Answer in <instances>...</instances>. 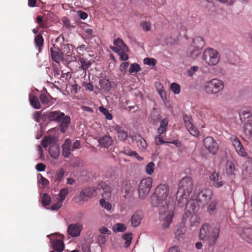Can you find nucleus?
<instances>
[{
  "instance_id": "obj_11",
  "label": "nucleus",
  "mask_w": 252,
  "mask_h": 252,
  "mask_svg": "<svg viewBox=\"0 0 252 252\" xmlns=\"http://www.w3.org/2000/svg\"><path fill=\"white\" fill-rule=\"evenodd\" d=\"M230 139L233 146L234 147L236 152L239 156L243 157H245L247 156V153L245 151V149L243 145L236 136L232 135L230 137Z\"/></svg>"
},
{
  "instance_id": "obj_43",
  "label": "nucleus",
  "mask_w": 252,
  "mask_h": 252,
  "mask_svg": "<svg viewBox=\"0 0 252 252\" xmlns=\"http://www.w3.org/2000/svg\"><path fill=\"white\" fill-rule=\"evenodd\" d=\"M141 69V67L139 64L134 63L130 65L128 71L130 73H133L138 72L140 71Z\"/></svg>"
},
{
  "instance_id": "obj_9",
  "label": "nucleus",
  "mask_w": 252,
  "mask_h": 252,
  "mask_svg": "<svg viewBox=\"0 0 252 252\" xmlns=\"http://www.w3.org/2000/svg\"><path fill=\"white\" fill-rule=\"evenodd\" d=\"M203 59L208 65H215L220 60L219 53L213 49H207L203 52Z\"/></svg>"
},
{
  "instance_id": "obj_39",
  "label": "nucleus",
  "mask_w": 252,
  "mask_h": 252,
  "mask_svg": "<svg viewBox=\"0 0 252 252\" xmlns=\"http://www.w3.org/2000/svg\"><path fill=\"white\" fill-rule=\"evenodd\" d=\"M196 208V205L194 201V199H191L188 201L187 202L185 210L189 211V212H191V213H193L194 210Z\"/></svg>"
},
{
  "instance_id": "obj_16",
  "label": "nucleus",
  "mask_w": 252,
  "mask_h": 252,
  "mask_svg": "<svg viewBox=\"0 0 252 252\" xmlns=\"http://www.w3.org/2000/svg\"><path fill=\"white\" fill-rule=\"evenodd\" d=\"M97 190L104 198H110L111 194L110 187L105 182H102L97 187Z\"/></svg>"
},
{
  "instance_id": "obj_38",
  "label": "nucleus",
  "mask_w": 252,
  "mask_h": 252,
  "mask_svg": "<svg viewBox=\"0 0 252 252\" xmlns=\"http://www.w3.org/2000/svg\"><path fill=\"white\" fill-rule=\"evenodd\" d=\"M140 26L144 32L150 31L152 28L151 22L146 20H142L140 23Z\"/></svg>"
},
{
  "instance_id": "obj_32",
  "label": "nucleus",
  "mask_w": 252,
  "mask_h": 252,
  "mask_svg": "<svg viewBox=\"0 0 252 252\" xmlns=\"http://www.w3.org/2000/svg\"><path fill=\"white\" fill-rule=\"evenodd\" d=\"M30 104L35 109H38L41 108V104L38 98L33 95L30 94L29 96Z\"/></svg>"
},
{
  "instance_id": "obj_36",
  "label": "nucleus",
  "mask_w": 252,
  "mask_h": 252,
  "mask_svg": "<svg viewBox=\"0 0 252 252\" xmlns=\"http://www.w3.org/2000/svg\"><path fill=\"white\" fill-rule=\"evenodd\" d=\"M217 204L218 201L217 200H213L209 204L207 208V212L210 215L213 214L215 212Z\"/></svg>"
},
{
  "instance_id": "obj_45",
  "label": "nucleus",
  "mask_w": 252,
  "mask_h": 252,
  "mask_svg": "<svg viewBox=\"0 0 252 252\" xmlns=\"http://www.w3.org/2000/svg\"><path fill=\"white\" fill-rule=\"evenodd\" d=\"M41 202L44 206L49 205L51 202L50 196L47 193H44L42 197Z\"/></svg>"
},
{
  "instance_id": "obj_42",
  "label": "nucleus",
  "mask_w": 252,
  "mask_h": 252,
  "mask_svg": "<svg viewBox=\"0 0 252 252\" xmlns=\"http://www.w3.org/2000/svg\"><path fill=\"white\" fill-rule=\"evenodd\" d=\"M155 168V163L152 161L150 162L147 164V165H146V166L145 167L146 172L148 175H151L154 173Z\"/></svg>"
},
{
  "instance_id": "obj_26",
  "label": "nucleus",
  "mask_w": 252,
  "mask_h": 252,
  "mask_svg": "<svg viewBox=\"0 0 252 252\" xmlns=\"http://www.w3.org/2000/svg\"><path fill=\"white\" fill-rule=\"evenodd\" d=\"M169 121L167 118H164L160 121V125L157 129V132L159 134H162L167 130Z\"/></svg>"
},
{
  "instance_id": "obj_1",
  "label": "nucleus",
  "mask_w": 252,
  "mask_h": 252,
  "mask_svg": "<svg viewBox=\"0 0 252 252\" xmlns=\"http://www.w3.org/2000/svg\"><path fill=\"white\" fill-rule=\"evenodd\" d=\"M169 190L170 187L167 184H159L155 190L156 198L151 201L152 206L158 208L159 219L163 228L169 227L174 217V205Z\"/></svg>"
},
{
  "instance_id": "obj_56",
  "label": "nucleus",
  "mask_w": 252,
  "mask_h": 252,
  "mask_svg": "<svg viewBox=\"0 0 252 252\" xmlns=\"http://www.w3.org/2000/svg\"><path fill=\"white\" fill-rule=\"evenodd\" d=\"M192 213L191 212H189V211L186 210L185 213L183 216L182 218V222L183 223L185 222L187 219L192 215Z\"/></svg>"
},
{
  "instance_id": "obj_63",
  "label": "nucleus",
  "mask_w": 252,
  "mask_h": 252,
  "mask_svg": "<svg viewBox=\"0 0 252 252\" xmlns=\"http://www.w3.org/2000/svg\"><path fill=\"white\" fill-rule=\"evenodd\" d=\"M77 14L80 17V18L83 20H85L87 19L88 17V14L86 12H84L82 10L77 11Z\"/></svg>"
},
{
  "instance_id": "obj_21",
  "label": "nucleus",
  "mask_w": 252,
  "mask_h": 252,
  "mask_svg": "<svg viewBox=\"0 0 252 252\" xmlns=\"http://www.w3.org/2000/svg\"><path fill=\"white\" fill-rule=\"evenodd\" d=\"M51 243L53 249L57 252H62L64 249L63 242L60 239H51Z\"/></svg>"
},
{
  "instance_id": "obj_19",
  "label": "nucleus",
  "mask_w": 252,
  "mask_h": 252,
  "mask_svg": "<svg viewBox=\"0 0 252 252\" xmlns=\"http://www.w3.org/2000/svg\"><path fill=\"white\" fill-rule=\"evenodd\" d=\"M112 129L115 130L117 134L118 138L121 141H126L128 137L127 132L122 129V127L118 125H115L112 126Z\"/></svg>"
},
{
  "instance_id": "obj_8",
  "label": "nucleus",
  "mask_w": 252,
  "mask_h": 252,
  "mask_svg": "<svg viewBox=\"0 0 252 252\" xmlns=\"http://www.w3.org/2000/svg\"><path fill=\"white\" fill-rule=\"evenodd\" d=\"M153 179L151 177L143 179L138 186V192L140 199H145L148 195L152 186Z\"/></svg>"
},
{
  "instance_id": "obj_62",
  "label": "nucleus",
  "mask_w": 252,
  "mask_h": 252,
  "mask_svg": "<svg viewBox=\"0 0 252 252\" xmlns=\"http://www.w3.org/2000/svg\"><path fill=\"white\" fill-rule=\"evenodd\" d=\"M198 69V67L197 66H193L190 67V68L188 70V73L189 76H192L193 73L196 72Z\"/></svg>"
},
{
  "instance_id": "obj_61",
  "label": "nucleus",
  "mask_w": 252,
  "mask_h": 252,
  "mask_svg": "<svg viewBox=\"0 0 252 252\" xmlns=\"http://www.w3.org/2000/svg\"><path fill=\"white\" fill-rule=\"evenodd\" d=\"M35 168L38 171L42 172L45 170L46 166L42 163H38L36 164Z\"/></svg>"
},
{
  "instance_id": "obj_58",
  "label": "nucleus",
  "mask_w": 252,
  "mask_h": 252,
  "mask_svg": "<svg viewBox=\"0 0 252 252\" xmlns=\"http://www.w3.org/2000/svg\"><path fill=\"white\" fill-rule=\"evenodd\" d=\"M107 237L103 235H99L97 237V241L99 244H104L106 241Z\"/></svg>"
},
{
  "instance_id": "obj_5",
  "label": "nucleus",
  "mask_w": 252,
  "mask_h": 252,
  "mask_svg": "<svg viewBox=\"0 0 252 252\" xmlns=\"http://www.w3.org/2000/svg\"><path fill=\"white\" fill-rule=\"evenodd\" d=\"M223 89V81L218 78L212 79L206 82L204 84V90L209 95L216 94L222 92Z\"/></svg>"
},
{
  "instance_id": "obj_59",
  "label": "nucleus",
  "mask_w": 252,
  "mask_h": 252,
  "mask_svg": "<svg viewBox=\"0 0 252 252\" xmlns=\"http://www.w3.org/2000/svg\"><path fill=\"white\" fill-rule=\"evenodd\" d=\"M41 113L42 111H35L33 113V119L37 123H39L40 121Z\"/></svg>"
},
{
  "instance_id": "obj_12",
  "label": "nucleus",
  "mask_w": 252,
  "mask_h": 252,
  "mask_svg": "<svg viewBox=\"0 0 252 252\" xmlns=\"http://www.w3.org/2000/svg\"><path fill=\"white\" fill-rule=\"evenodd\" d=\"M83 229V225L79 222L71 223L67 227L68 234L73 237H77L80 235Z\"/></svg>"
},
{
  "instance_id": "obj_30",
  "label": "nucleus",
  "mask_w": 252,
  "mask_h": 252,
  "mask_svg": "<svg viewBox=\"0 0 252 252\" xmlns=\"http://www.w3.org/2000/svg\"><path fill=\"white\" fill-rule=\"evenodd\" d=\"M44 41V40L41 34L39 33L35 37L34 43L39 53H41L42 50Z\"/></svg>"
},
{
  "instance_id": "obj_46",
  "label": "nucleus",
  "mask_w": 252,
  "mask_h": 252,
  "mask_svg": "<svg viewBox=\"0 0 252 252\" xmlns=\"http://www.w3.org/2000/svg\"><path fill=\"white\" fill-rule=\"evenodd\" d=\"M199 223V218L196 215H192L190 218L191 226H196Z\"/></svg>"
},
{
  "instance_id": "obj_18",
  "label": "nucleus",
  "mask_w": 252,
  "mask_h": 252,
  "mask_svg": "<svg viewBox=\"0 0 252 252\" xmlns=\"http://www.w3.org/2000/svg\"><path fill=\"white\" fill-rule=\"evenodd\" d=\"M130 137L133 142H136L137 145L140 149L144 150L146 148L147 146V142L140 135H130Z\"/></svg>"
},
{
  "instance_id": "obj_47",
  "label": "nucleus",
  "mask_w": 252,
  "mask_h": 252,
  "mask_svg": "<svg viewBox=\"0 0 252 252\" xmlns=\"http://www.w3.org/2000/svg\"><path fill=\"white\" fill-rule=\"evenodd\" d=\"M244 132L247 136L250 137H252V126L251 124L245 125Z\"/></svg>"
},
{
  "instance_id": "obj_51",
  "label": "nucleus",
  "mask_w": 252,
  "mask_h": 252,
  "mask_svg": "<svg viewBox=\"0 0 252 252\" xmlns=\"http://www.w3.org/2000/svg\"><path fill=\"white\" fill-rule=\"evenodd\" d=\"M144 63L145 64L154 66L156 64V60L153 58L149 59L146 58L144 60Z\"/></svg>"
},
{
  "instance_id": "obj_64",
  "label": "nucleus",
  "mask_w": 252,
  "mask_h": 252,
  "mask_svg": "<svg viewBox=\"0 0 252 252\" xmlns=\"http://www.w3.org/2000/svg\"><path fill=\"white\" fill-rule=\"evenodd\" d=\"M62 21L67 29H69L71 27L70 21L67 17H63Z\"/></svg>"
},
{
  "instance_id": "obj_7",
  "label": "nucleus",
  "mask_w": 252,
  "mask_h": 252,
  "mask_svg": "<svg viewBox=\"0 0 252 252\" xmlns=\"http://www.w3.org/2000/svg\"><path fill=\"white\" fill-rule=\"evenodd\" d=\"M204 39L200 36H196L192 40L189 52V56L193 59L196 58L201 53V51L204 46Z\"/></svg>"
},
{
  "instance_id": "obj_50",
  "label": "nucleus",
  "mask_w": 252,
  "mask_h": 252,
  "mask_svg": "<svg viewBox=\"0 0 252 252\" xmlns=\"http://www.w3.org/2000/svg\"><path fill=\"white\" fill-rule=\"evenodd\" d=\"M170 88L175 94H179L180 93L181 88L180 85L176 83H171Z\"/></svg>"
},
{
  "instance_id": "obj_31",
  "label": "nucleus",
  "mask_w": 252,
  "mask_h": 252,
  "mask_svg": "<svg viewBox=\"0 0 252 252\" xmlns=\"http://www.w3.org/2000/svg\"><path fill=\"white\" fill-rule=\"evenodd\" d=\"M114 44L116 46L115 47H118L120 51H128V48L124 42L120 38L114 40Z\"/></svg>"
},
{
  "instance_id": "obj_49",
  "label": "nucleus",
  "mask_w": 252,
  "mask_h": 252,
  "mask_svg": "<svg viewBox=\"0 0 252 252\" xmlns=\"http://www.w3.org/2000/svg\"><path fill=\"white\" fill-rule=\"evenodd\" d=\"M123 238L126 240L125 246L126 248H127L131 243L132 239L131 234H125L123 235Z\"/></svg>"
},
{
  "instance_id": "obj_20",
  "label": "nucleus",
  "mask_w": 252,
  "mask_h": 252,
  "mask_svg": "<svg viewBox=\"0 0 252 252\" xmlns=\"http://www.w3.org/2000/svg\"><path fill=\"white\" fill-rule=\"evenodd\" d=\"M143 218V214L141 211L135 212L131 218V225L133 227L138 226Z\"/></svg>"
},
{
  "instance_id": "obj_53",
  "label": "nucleus",
  "mask_w": 252,
  "mask_h": 252,
  "mask_svg": "<svg viewBox=\"0 0 252 252\" xmlns=\"http://www.w3.org/2000/svg\"><path fill=\"white\" fill-rule=\"evenodd\" d=\"M39 98H40V100L42 104H48V103H49V100L48 97H47V96L45 94H41L40 95Z\"/></svg>"
},
{
  "instance_id": "obj_13",
  "label": "nucleus",
  "mask_w": 252,
  "mask_h": 252,
  "mask_svg": "<svg viewBox=\"0 0 252 252\" xmlns=\"http://www.w3.org/2000/svg\"><path fill=\"white\" fill-rule=\"evenodd\" d=\"M185 126L190 134L194 136H197L199 131L192 123L191 118L185 115L183 117Z\"/></svg>"
},
{
  "instance_id": "obj_54",
  "label": "nucleus",
  "mask_w": 252,
  "mask_h": 252,
  "mask_svg": "<svg viewBox=\"0 0 252 252\" xmlns=\"http://www.w3.org/2000/svg\"><path fill=\"white\" fill-rule=\"evenodd\" d=\"M62 206V202L60 201L59 200H58V202L56 203L51 205V209L52 210L57 211L58 209H59Z\"/></svg>"
},
{
  "instance_id": "obj_22",
  "label": "nucleus",
  "mask_w": 252,
  "mask_h": 252,
  "mask_svg": "<svg viewBox=\"0 0 252 252\" xmlns=\"http://www.w3.org/2000/svg\"><path fill=\"white\" fill-rule=\"evenodd\" d=\"M99 144L101 147L104 148H108L113 143L112 138L108 135H105L99 138L98 140Z\"/></svg>"
},
{
  "instance_id": "obj_14",
  "label": "nucleus",
  "mask_w": 252,
  "mask_h": 252,
  "mask_svg": "<svg viewBox=\"0 0 252 252\" xmlns=\"http://www.w3.org/2000/svg\"><path fill=\"white\" fill-rule=\"evenodd\" d=\"M50 51L52 59L59 64L60 62L63 60V56L61 50L55 44H53Z\"/></svg>"
},
{
  "instance_id": "obj_17",
  "label": "nucleus",
  "mask_w": 252,
  "mask_h": 252,
  "mask_svg": "<svg viewBox=\"0 0 252 252\" xmlns=\"http://www.w3.org/2000/svg\"><path fill=\"white\" fill-rule=\"evenodd\" d=\"M211 181L213 182V185L215 188H219L222 187L225 183V182L222 180L221 178L220 177L219 173L214 172L210 176Z\"/></svg>"
},
{
  "instance_id": "obj_4",
  "label": "nucleus",
  "mask_w": 252,
  "mask_h": 252,
  "mask_svg": "<svg viewBox=\"0 0 252 252\" xmlns=\"http://www.w3.org/2000/svg\"><path fill=\"white\" fill-rule=\"evenodd\" d=\"M49 121L60 124V129L62 133H65L71 122L70 118L65 116L60 111L47 112L44 114Z\"/></svg>"
},
{
  "instance_id": "obj_60",
  "label": "nucleus",
  "mask_w": 252,
  "mask_h": 252,
  "mask_svg": "<svg viewBox=\"0 0 252 252\" xmlns=\"http://www.w3.org/2000/svg\"><path fill=\"white\" fill-rule=\"evenodd\" d=\"M129 65V63L128 62H124L123 63L120 67V70L122 72H124L125 73L126 72V69Z\"/></svg>"
},
{
  "instance_id": "obj_3",
  "label": "nucleus",
  "mask_w": 252,
  "mask_h": 252,
  "mask_svg": "<svg viewBox=\"0 0 252 252\" xmlns=\"http://www.w3.org/2000/svg\"><path fill=\"white\" fill-rule=\"evenodd\" d=\"M193 187L192 179L189 176L183 177L179 183V189L176 193L178 203H186L187 197L191 192Z\"/></svg>"
},
{
  "instance_id": "obj_41",
  "label": "nucleus",
  "mask_w": 252,
  "mask_h": 252,
  "mask_svg": "<svg viewBox=\"0 0 252 252\" xmlns=\"http://www.w3.org/2000/svg\"><path fill=\"white\" fill-rule=\"evenodd\" d=\"M68 192L69 190L67 188H62L59 192L58 200L63 202L65 199L66 196L68 194Z\"/></svg>"
},
{
  "instance_id": "obj_10",
  "label": "nucleus",
  "mask_w": 252,
  "mask_h": 252,
  "mask_svg": "<svg viewBox=\"0 0 252 252\" xmlns=\"http://www.w3.org/2000/svg\"><path fill=\"white\" fill-rule=\"evenodd\" d=\"M205 148L211 154L215 155L219 150V145L216 141L211 136H207L203 140Z\"/></svg>"
},
{
  "instance_id": "obj_52",
  "label": "nucleus",
  "mask_w": 252,
  "mask_h": 252,
  "mask_svg": "<svg viewBox=\"0 0 252 252\" xmlns=\"http://www.w3.org/2000/svg\"><path fill=\"white\" fill-rule=\"evenodd\" d=\"M82 68L83 70L88 69L91 65V63L89 61H85L84 60L81 61Z\"/></svg>"
},
{
  "instance_id": "obj_24",
  "label": "nucleus",
  "mask_w": 252,
  "mask_h": 252,
  "mask_svg": "<svg viewBox=\"0 0 252 252\" xmlns=\"http://www.w3.org/2000/svg\"><path fill=\"white\" fill-rule=\"evenodd\" d=\"M49 153L53 158H58L60 155L59 146L56 143H53L49 147Z\"/></svg>"
},
{
  "instance_id": "obj_29",
  "label": "nucleus",
  "mask_w": 252,
  "mask_h": 252,
  "mask_svg": "<svg viewBox=\"0 0 252 252\" xmlns=\"http://www.w3.org/2000/svg\"><path fill=\"white\" fill-rule=\"evenodd\" d=\"M110 48L113 52L118 54L121 61H125L128 59V56L126 54L128 51H120V49L118 47H115V46H111Z\"/></svg>"
},
{
  "instance_id": "obj_44",
  "label": "nucleus",
  "mask_w": 252,
  "mask_h": 252,
  "mask_svg": "<svg viewBox=\"0 0 252 252\" xmlns=\"http://www.w3.org/2000/svg\"><path fill=\"white\" fill-rule=\"evenodd\" d=\"M99 110L105 116V118L109 120H111L113 118V116L111 113L108 112V110L104 108L103 106H100Z\"/></svg>"
},
{
  "instance_id": "obj_34",
  "label": "nucleus",
  "mask_w": 252,
  "mask_h": 252,
  "mask_svg": "<svg viewBox=\"0 0 252 252\" xmlns=\"http://www.w3.org/2000/svg\"><path fill=\"white\" fill-rule=\"evenodd\" d=\"M56 143V139L51 137H45L41 142L42 146L44 148H46L48 146L52 145L53 143Z\"/></svg>"
},
{
  "instance_id": "obj_35",
  "label": "nucleus",
  "mask_w": 252,
  "mask_h": 252,
  "mask_svg": "<svg viewBox=\"0 0 252 252\" xmlns=\"http://www.w3.org/2000/svg\"><path fill=\"white\" fill-rule=\"evenodd\" d=\"M241 120H252V112L251 111L243 110L239 114Z\"/></svg>"
},
{
  "instance_id": "obj_27",
  "label": "nucleus",
  "mask_w": 252,
  "mask_h": 252,
  "mask_svg": "<svg viewBox=\"0 0 252 252\" xmlns=\"http://www.w3.org/2000/svg\"><path fill=\"white\" fill-rule=\"evenodd\" d=\"M61 51L63 56L67 57H70L72 54V47L70 44H63L61 47Z\"/></svg>"
},
{
  "instance_id": "obj_28",
  "label": "nucleus",
  "mask_w": 252,
  "mask_h": 252,
  "mask_svg": "<svg viewBox=\"0 0 252 252\" xmlns=\"http://www.w3.org/2000/svg\"><path fill=\"white\" fill-rule=\"evenodd\" d=\"M71 141L70 139H67L62 146L63 154L65 158L69 157L70 154V145Z\"/></svg>"
},
{
  "instance_id": "obj_55",
  "label": "nucleus",
  "mask_w": 252,
  "mask_h": 252,
  "mask_svg": "<svg viewBox=\"0 0 252 252\" xmlns=\"http://www.w3.org/2000/svg\"><path fill=\"white\" fill-rule=\"evenodd\" d=\"M39 183L41 184L43 187H47L49 185V181L42 175H41V179L39 181Z\"/></svg>"
},
{
  "instance_id": "obj_2",
  "label": "nucleus",
  "mask_w": 252,
  "mask_h": 252,
  "mask_svg": "<svg viewBox=\"0 0 252 252\" xmlns=\"http://www.w3.org/2000/svg\"><path fill=\"white\" fill-rule=\"evenodd\" d=\"M220 228L205 223L200 228L199 237L201 240L207 241L210 246H214L220 235Z\"/></svg>"
},
{
  "instance_id": "obj_6",
  "label": "nucleus",
  "mask_w": 252,
  "mask_h": 252,
  "mask_svg": "<svg viewBox=\"0 0 252 252\" xmlns=\"http://www.w3.org/2000/svg\"><path fill=\"white\" fill-rule=\"evenodd\" d=\"M212 196V191L207 188L199 190L193 194V197L196 199L198 205L201 207L205 206L210 201Z\"/></svg>"
},
{
  "instance_id": "obj_57",
  "label": "nucleus",
  "mask_w": 252,
  "mask_h": 252,
  "mask_svg": "<svg viewBox=\"0 0 252 252\" xmlns=\"http://www.w3.org/2000/svg\"><path fill=\"white\" fill-rule=\"evenodd\" d=\"M161 134H158V136H156L155 140L156 143L157 145H161L164 143H167V142H164L162 138Z\"/></svg>"
},
{
  "instance_id": "obj_15",
  "label": "nucleus",
  "mask_w": 252,
  "mask_h": 252,
  "mask_svg": "<svg viewBox=\"0 0 252 252\" xmlns=\"http://www.w3.org/2000/svg\"><path fill=\"white\" fill-rule=\"evenodd\" d=\"M97 190V188L95 189V188H91L88 187L83 189L80 193V200L83 201L88 200L94 194L95 192Z\"/></svg>"
},
{
  "instance_id": "obj_33",
  "label": "nucleus",
  "mask_w": 252,
  "mask_h": 252,
  "mask_svg": "<svg viewBox=\"0 0 252 252\" xmlns=\"http://www.w3.org/2000/svg\"><path fill=\"white\" fill-rule=\"evenodd\" d=\"M122 153L127 156H133L139 161L143 160V158L139 157L138 154L135 151H133L128 147H124Z\"/></svg>"
},
{
  "instance_id": "obj_25",
  "label": "nucleus",
  "mask_w": 252,
  "mask_h": 252,
  "mask_svg": "<svg viewBox=\"0 0 252 252\" xmlns=\"http://www.w3.org/2000/svg\"><path fill=\"white\" fill-rule=\"evenodd\" d=\"M225 169L228 176H231L235 175V172L237 170L235 168V163L232 161L228 160L227 161Z\"/></svg>"
},
{
  "instance_id": "obj_37",
  "label": "nucleus",
  "mask_w": 252,
  "mask_h": 252,
  "mask_svg": "<svg viewBox=\"0 0 252 252\" xmlns=\"http://www.w3.org/2000/svg\"><path fill=\"white\" fill-rule=\"evenodd\" d=\"M112 229L114 232H123L126 230V226L124 223H117L113 226Z\"/></svg>"
},
{
  "instance_id": "obj_48",
  "label": "nucleus",
  "mask_w": 252,
  "mask_h": 252,
  "mask_svg": "<svg viewBox=\"0 0 252 252\" xmlns=\"http://www.w3.org/2000/svg\"><path fill=\"white\" fill-rule=\"evenodd\" d=\"M99 203L100 205L107 211L111 209V204L109 202L106 201L104 199H100Z\"/></svg>"
},
{
  "instance_id": "obj_40",
  "label": "nucleus",
  "mask_w": 252,
  "mask_h": 252,
  "mask_svg": "<svg viewBox=\"0 0 252 252\" xmlns=\"http://www.w3.org/2000/svg\"><path fill=\"white\" fill-rule=\"evenodd\" d=\"M185 234V228L180 226L178 227L175 232V238L178 240H180L182 239Z\"/></svg>"
},
{
  "instance_id": "obj_23",
  "label": "nucleus",
  "mask_w": 252,
  "mask_h": 252,
  "mask_svg": "<svg viewBox=\"0 0 252 252\" xmlns=\"http://www.w3.org/2000/svg\"><path fill=\"white\" fill-rule=\"evenodd\" d=\"M64 173L65 171L63 168L57 170L56 174L51 177V182L54 184H58L63 180Z\"/></svg>"
}]
</instances>
